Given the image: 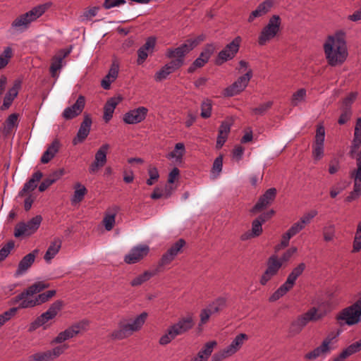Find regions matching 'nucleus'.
I'll return each mask as SVG.
<instances>
[{
    "label": "nucleus",
    "mask_w": 361,
    "mask_h": 361,
    "mask_svg": "<svg viewBox=\"0 0 361 361\" xmlns=\"http://www.w3.org/2000/svg\"><path fill=\"white\" fill-rule=\"evenodd\" d=\"M49 286V285L48 283H45L43 281H37L29 286L20 294L12 298L11 300V304H18V307L23 309L32 308L42 305L47 302L56 295V292L55 290H47L39 294L35 298H32V296L35 294L40 293Z\"/></svg>",
    "instance_id": "f257e3e1"
},
{
    "label": "nucleus",
    "mask_w": 361,
    "mask_h": 361,
    "mask_svg": "<svg viewBox=\"0 0 361 361\" xmlns=\"http://www.w3.org/2000/svg\"><path fill=\"white\" fill-rule=\"evenodd\" d=\"M361 145V118L356 121L353 140L351 143L350 157L356 160L357 168L350 173V178L353 180V190L346 197L345 201L351 202L361 196V150L356 153Z\"/></svg>",
    "instance_id": "f03ea898"
},
{
    "label": "nucleus",
    "mask_w": 361,
    "mask_h": 361,
    "mask_svg": "<svg viewBox=\"0 0 361 361\" xmlns=\"http://www.w3.org/2000/svg\"><path fill=\"white\" fill-rule=\"evenodd\" d=\"M324 51L326 61L331 66L343 63L348 55L346 33L338 30L333 35H329L324 44Z\"/></svg>",
    "instance_id": "7ed1b4c3"
},
{
    "label": "nucleus",
    "mask_w": 361,
    "mask_h": 361,
    "mask_svg": "<svg viewBox=\"0 0 361 361\" xmlns=\"http://www.w3.org/2000/svg\"><path fill=\"white\" fill-rule=\"evenodd\" d=\"M147 317L148 314L146 312H142L133 318L122 317L117 323V328L109 334V338L112 341H122L130 337L142 329Z\"/></svg>",
    "instance_id": "20e7f679"
},
{
    "label": "nucleus",
    "mask_w": 361,
    "mask_h": 361,
    "mask_svg": "<svg viewBox=\"0 0 361 361\" xmlns=\"http://www.w3.org/2000/svg\"><path fill=\"white\" fill-rule=\"evenodd\" d=\"M195 324L194 317L191 314L179 318L176 323L168 327L165 334L160 337L159 343L161 345L170 343L177 336L183 335L190 331Z\"/></svg>",
    "instance_id": "39448f33"
},
{
    "label": "nucleus",
    "mask_w": 361,
    "mask_h": 361,
    "mask_svg": "<svg viewBox=\"0 0 361 361\" xmlns=\"http://www.w3.org/2000/svg\"><path fill=\"white\" fill-rule=\"evenodd\" d=\"M50 4H40L33 7L30 11L23 13L11 23L10 31L12 33H22L27 30L30 24L41 17L49 8Z\"/></svg>",
    "instance_id": "423d86ee"
},
{
    "label": "nucleus",
    "mask_w": 361,
    "mask_h": 361,
    "mask_svg": "<svg viewBox=\"0 0 361 361\" xmlns=\"http://www.w3.org/2000/svg\"><path fill=\"white\" fill-rule=\"evenodd\" d=\"M248 339L249 337L246 334H238L228 345L215 353L212 355L211 361H222L232 357L241 349Z\"/></svg>",
    "instance_id": "0eeeda50"
},
{
    "label": "nucleus",
    "mask_w": 361,
    "mask_h": 361,
    "mask_svg": "<svg viewBox=\"0 0 361 361\" xmlns=\"http://www.w3.org/2000/svg\"><path fill=\"white\" fill-rule=\"evenodd\" d=\"M306 268L305 263H300L288 274L286 281L269 297V302H275L285 295L294 286L297 279Z\"/></svg>",
    "instance_id": "6e6552de"
},
{
    "label": "nucleus",
    "mask_w": 361,
    "mask_h": 361,
    "mask_svg": "<svg viewBox=\"0 0 361 361\" xmlns=\"http://www.w3.org/2000/svg\"><path fill=\"white\" fill-rule=\"evenodd\" d=\"M341 324L353 326L361 321V299L357 300L350 306L342 310L336 317Z\"/></svg>",
    "instance_id": "1a4fd4ad"
},
{
    "label": "nucleus",
    "mask_w": 361,
    "mask_h": 361,
    "mask_svg": "<svg viewBox=\"0 0 361 361\" xmlns=\"http://www.w3.org/2000/svg\"><path fill=\"white\" fill-rule=\"evenodd\" d=\"M281 24V18L278 15L272 16L267 25L262 30L258 37L259 45H265L271 39H274L280 31Z\"/></svg>",
    "instance_id": "9d476101"
},
{
    "label": "nucleus",
    "mask_w": 361,
    "mask_h": 361,
    "mask_svg": "<svg viewBox=\"0 0 361 361\" xmlns=\"http://www.w3.org/2000/svg\"><path fill=\"white\" fill-rule=\"evenodd\" d=\"M63 302L61 300H56L53 302L45 312L37 317L30 324L28 331L30 332L34 331L46 324L49 321L54 319L61 310Z\"/></svg>",
    "instance_id": "9b49d317"
},
{
    "label": "nucleus",
    "mask_w": 361,
    "mask_h": 361,
    "mask_svg": "<svg viewBox=\"0 0 361 361\" xmlns=\"http://www.w3.org/2000/svg\"><path fill=\"white\" fill-rule=\"evenodd\" d=\"M42 221V216L40 215H37L27 223L20 222L15 227L14 236L16 238H19L22 235H30L33 234L39 228Z\"/></svg>",
    "instance_id": "f8f14e48"
},
{
    "label": "nucleus",
    "mask_w": 361,
    "mask_h": 361,
    "mask_svg": "<svg viewBox=\"0 0 361 361\" xmlns=\"http://www.w3.org/2000/svg\"><path fill=\"white\" fill-rule=\"evenodd\" d=\"M186 242L184 239L180 238L173 243L165 253H164L159 261L158 267H163L170 264L176 257L183 252Z\"/></svg>",
    "instance_id": "ddd939ff"
},
{
    "label": "nucleus",
    "mask_w": 361,
    "mask_h": 361,
    "mask_svg": "<svg viewBox=\"0 0 361 361\" xmlns=\"http://www.w3.org/2000/svg\"><path fill=\"white\" fill-rule=\"evenodd\" d=\"M252 77V71L249 69L243 75L240 76L232 85L224 90L225 97H233L243 92L247 86Z\"/></svg>",
    "instance_id": "4468645a"
},
{
    "label": "nucleus",
    "mask_w": 361,
    "mask_h": 361,
    "mask_svg": "<svg viewBox=\"0 0 361 361\" xmlns=\"http://www.w3.org/2000/svg\"><path fill=\"white\" fill-rule=\"evenodd\" d=\"M241 37L238 36L229 44H228L224 49L218 54L216 59V63L221 65L223 63L234 58L238 53L241 43Z\"/></svg>",
    "instance_id": "2eb2a0df"
},
{
    "label": "nucleus",
    "mask_w": 361,
    "mask_h": 361,
    "mask_svg": "<svg viewBox=\"0 0 361 361\" xmlns=\"http://www.w3.org/2000/svg\"><path fill=\"white\" fill-rule=\"evenodd\" d=\"M334 337L328 336L322 342L321 345L313 349L312 351L306 353L304 358L307 360H314L318 357H325L330 354L333 350L331 343Z\"/></svg>",
    "instance_id": "dca6fc26"
},
{
    "label": "nucleus",
    "mask_w": 361,
    "mask_h": 361,
    "mask_svg": "<svg viewBox=\"0 0 361 361\" xmlns=\"http://www.w3.org/2000/svg\"><path fill=\"white\" fill-rule=\"evenodd\" d=\"M149 251L150 248L147 245L140 244L134 246L125 255L123 260L128 264L138 263L148 255Z\"/></svg>",
    "instance_id": "f3484780"
},
{
    "label": "nucleus",
    "mask_w": 361,
    "mask_h": 361,
    "mask_svg": "<svg viewBox=\"0 0 361 361\" xmlns=\"http://www.w3.org/2000/svg\"><path fill=\"white\" fill-rule=\"evenodd\" d=\"M215 47L213 44H207L203 48L200 56L193 61L188 68V73H192L197 68L203 67L209 60L214 52Z\"/></svg>",
    "instance_id": "a211bd4d"
},
{
    "label": "nucleus",
    "mask_w": 361,
    "mask_h": 361,
    "mask_svg": "<svg viewBox=\"0 0 361 361\" xmlns=\"http://www.w3.org/2000/svg\"><path fill=\"white\" fill-rule=\"evenodd\" d=\"M191 51L187 42H185L176 48L167 49L165 56L168 59H173V61L179 62L182 66L184 64L185 56Z\"/></svg>",
    "instance_id": "6ab92c4d"
},
{
    "label": "nucleus",
    "mask_w": 361,
    "mask_h": 361,
    "mask_svg": "<svg viewBox=\"0 0 361 361\" xmlns=\"http://www.w3.org/2000/svg\"><path fill=\"white\" fill-rule=\"evenodd\" d=\"M276 195V189L271 188L266 190V192L259 198L257 202L252 208L250 212L253 214L261 212L270 205L274 200Z\"/></svg>",
    "instance_id": "aec40b11"
},
{
    "label": "nucleus",
    "mask_w": 361,
    "mask_h": 361,
    "mask_svg": "<svg viewBox=\"0 0 361 361\" xmlns=\"http://www.w3.org/2000/svg\"><path fill=\"white\" fill-rule=\"evenodd\" d=\"M148 109L144 106L130 110L123 115V120L127 124H137L144 121Z\"/></svg>",
    "instance_id": "412c9836"
},
{
    "label": "nucleus",
    "mask_w": 361,
    "mask_h": 361,
    "mask_svg": "<svg viewBox=\"0 0 361 361\" xmlns=\"http://www.w3.org/2000/svg\"><path fill=\"white\" fill-rule=\"evenodd\" d=\"M109 149V144L102 145L97 151L94 157V161L91 164L89 168L90 173H94L99 168L103 167L106 163V154Z\"/></svg>",
    "instance_id": "4be33fe9"
},
{
    "label": "nucleus",
    "mask_w": 361,
    "mask_h": 361,
    "mask_svg": "<svg viewBox=\"0 0 361 361\" xmlns=\"http://www.w3.org/2000/svg\"><path fill=\"white\" fill-rule=\"evenodd\" d=\"M85 105V98L82 95H80L75 104H73L72 106L66 107L63 114L62 116L66 120H71L78 115H80L82 111H83Z\"/></svg>",
    "instance_id": "5701e85b"
},
{
    "label": "nucleus",
    "mask_w": 361,
    "mask_h": 361,
    "mask_svg": "<svg viewBox=\"0 0 361 361\" xmlns=\"http://www.w3.org/2000/svg\"><path fill=\"white\" fill-rule=\"evenodd\" d=\"M92 118L90 115H85L84 119L81 123L76 136L73 139V145L83 142L90 134L92 126Z\"/></svg>",
    "instance_id": "b1692460"
},
{
    "label": "nucleus",
    "mask_w": 361,
    "mask_h": 361,
    "mask_svg": "<svg viewBox=\"0 0 361 361\" xmlns=\"http://www.w3.org/2000/svg\"><path fill=\"white\" fill-rule=\"evenodd\" d=\"M217 345L218 343L215 340L205 343L197 353V355L193 357L191 361H207Z\"/></svg>",
    "instance_id": "393cba45"
},
{
    "label": "nucleus",
    "mask_w": 361,
    "mask_h": 361,
    "mask_svg": "<svg viewBox=\"0 0 361 361\" xmlns=\"http://www.w3.org/2000/svg\"><path fill=\"white\" fill-rule=\"evenodd\" d=\"M326 314L327 312L326 310H322L318 307H312L304 314H300V317L307 326V324L310 322H314L322 319Z\"/></svg>",
    "instance_id": "a878e982"
},
{
    "label": "nucleus",
    "mask_w": 361,
    "mask_h": 361,
    "mask_svg": "<svg viewBox=\"0 0 361 361\" xmlns=\"http://www.w3.org/2000/svg\"><path fill=\"white\" fill-rule=\"evenodd\" d=\"M71 53V49H61L51 59L50 66L51 75L54 78L56 76L58 71L62 68L63 60Z\"/></svg>",
    "instance_id": "bb28decb"
},
{
    "label": "nucleus",
    "mask_w": 361,
    "mask_h": 361,
    "mask_svg": "<svg viewBox=\"0 0 361 361\" xmlns=\"http://www.w3.org/2000/svg\"><path fill=\"white\" fill-rule=\"evenodd\" d=\"M156 44V38L148 37L145 43L137 50V63L142 64L147 58L148 52H152Z\"/></svg>",
    "instance_id": "cd10ccee"
},
{
    "label": "nucleus",
    "mask_w": 361,
    "mask_h": 361,
    "mask_svg": "<svg viewBox=\"0 0 361 361\" xmlns=\"http://www.w3.org/2000/svg\"><path fill=\"white\" fill-rule=\"evenodd\" d=\"M38 251L37 250H35L32 252H30L23 257V259L20 261L18 268L16 271V276L23 275L25 272L27 271V270L34 263L36 257V253Z\"/></svg>",
    "instance_id": "c85d7f7f"
},
{
    "label": "nucleus",
    "mask_w": 361,
    "mask_h": 361,
    "mask_svg": "<svg viewBox=\"0 0 361 361\" xmlns=\"http://www.w3.org/2000/svg\"><path fill=\"white\" fill-rule=\"evenodd\" d=\"M42 176L43 173L39 171L34 173L30 180L24 184L21 190L18 192V196L23 197L27 192L33 191L37 188V183L40 180Z\"/></svg>",
    "instance_id": "c756f323"
},
{
    "label": "nucleus",
    "mask_w": 361,
    "mask_h": 361,
    "mask_svg": "<svg viewBox=\"0 0 361 361\" xmlns=\"http://www.w3.org/2000/svg\"><path fill=\"white\" fill-rule=\"evenodd\" d=\"M20 81H16L13 86L9 89V90L4 97V103L1 107L2 110L7 109L10 107L13 101L18 95V91L20 88Z\"/></svg>",
    "instance_id": "7c9ffc66"
},
{
    "label": "nucleus",
    "mask_w": 361,
    "mask_h": 361,
    "mask_svg": "<svg viewBox=\"0 0 361 361\" xmlns=\"http://www.w3.org/2000/svg\"><path fill=\"white\" fill-rule=\"evenodd\" d=\"M273 6V1L271 0H265L261 3L257 8L253 11L249 18L248 21L252 22L255 18L261 17L268 13Z\"/></svg>",
    "instance_id": "2f4dec72"
},
{
    "label": "nucleus",
    "mask_w": 361,
    "mask_h": 361,
    "mask_svg": "<svg viewBox=\"0 0 361 361\" xmlns=\"http://www.w3.org/2000/svg\"><path fill=\"white\" fill-rule=\"evenodd\" d=\"M118 65L114 63L108 74L102 79L101 85L104 90H109L111 84L117 78L118 75Z\"/></svg>",
    "instance_id": "473e14b6"
},
{
    "label": "nucleus",
    "mask_w": 361,
    "mask_h": 361,
    "mask_svg": "<svg viewBox=\"0 0 361 361\" xmlns=\"http://www.w3.org/2000/svg\"><path fill=\"white\" fill-rule=\"evenodd\" d=\"M160 271L159 268L155 269L153 271L147 270L145 271L142 274L138 275L135 279H133L130 284L133 287L140 286L143 284L145 282L149 281L152 277L157 275Z\"/></svg>",
    "instance_id": "72a5a7b5"
},
{
    "label": "nucleus",
    "mask_w": 361,
    "mask_h": 361,
    "mask_svg": "<svg viewBox=\"0 0 361 361\" xmlns=\"http://www.w3.org/2000/svg\"><path fill=\"white\" fill-rule=\"evenodd\" d=\"M77 336V331L74 330L73 326H70L64 331L60 332L51 341V344L62 343Z\"/></svg>",
    "instance_id": "f704fd0d"
},
{
    "label": "nucleus",
    "mask_w": 361,
    "mask_h": 361,
    "mask_svg": "<svg viewBox=\"0 0 361 361\" xmlns=\"http://www.w3.org/2000/svg\"><path fill=\"white\" fill-rule=\"evenodd\" d=\"M61 244L62 242L60 238H56L54 239L44 257L47 262H50V261L57 255L61 247Z\"/></svg>",
    "instance_id": "c9c22d12"
},
{
    "label": "nucleus",
    "mask_w": 361,
    "mask_h": 361,
    "mask_svg": "<svg viewBox=\"0 0 361 361\" xmlns=\"http://www.w3.org/2000/svg\"><path fill=\"white\" fill-rule=\"evenodd\" d=\"M185 153V145L183 142H178L175 145L174 149L166 154V157L168 159H174L176 163H180Z\"/></svg>",
    "instance_id": "e433bc0d"
},
{
    "label": "nucleus",
    "mask_w": 361,
    "mask_h": 361,
    "mask_svg": "<svg viewBox=\"0 0 361 361\" xmlns=\"http://www.w3.org/2000/svg\"><path fill=\"white\" fill-rule=\"evenodd\" d=\"M262 224L255 219L252 222V229L245 233H243L240 239L242 240H247L248 239L258 237L262 233Z\"/></svg>",
    "instance_id": "4c0bfd02"
},
{
    "label": "nucleus",
    "mask_w": 361,
    "mask_h": 361,
    "mask_svg": "<svg viewBox=\"0 0 361 361\" xmlns=\"http://www.w3.org/2000/svg\"><path fill=\"white\" fill-rule=\"evenodd\" d=\"M118 211V208L117 207H114L111 210L106 211L105 213L102 221L106 231H109L113 229L115 225L116 216Z\"/></svg>",
    "instance_id": "58836bf2"
},
{
    "label": "nucleus",
    "mask_w": 361,
    "mask_h": 361,
    "mask_svg": "<svg viewBox=\"0 0 361 361\" xmlns=\"http://www.w3.org/2000/svg\"><path fill=\"white\" fill-rule=\"evenodd\" d=\"M118 104V100L114 97L110 98L105 104L103 118L106 123H108L112 118L113 114Z\"/></svg>",
    "instance_id": "ea45409f"
},
{
    "label": "nucleus",
    "mask_w": 361,
    "mask_h": 361,
    "mask_svg": "<svg viewBox=\"0 0 361 361\" xmlns=\"http://www.w3.org/2000/svg\"><path fill=\"white\" fill-rule=\"evenodd\" d=\"M361 350V338L350 344L347 348L343 349L340 354L338 355V357L345 361L346 358L351 356L352 355L358 353Z\"/></svg>",
    "instance_id": "a19ab883"
},
{
    "label": "nucleus",
    "mask_w": 361,
    "mask_h": 361,
    "mask_svg": "<svg viewBox=\"0 0 361 361\" xmlns=\"http://www.w3.org/2000/svg\"><path fill=\"white\" fill-rule=\"evenodd\" d=\"M336 226L331 223L326 224L322 228L323 240L326 243L333 242L336 238Z\"/></svg>",
    "instance_id": "79ce46f5"
},
{
    "label": "nucleus",
    "mask_w": 361,
    "mask_h": 361,
    "mask_svg": "<svg viewBox=\"0 0 361 361\" xmlns=\"http://www.w3.org/2000/svg\"><path fill=\"white\" fill-rule=\"evenodd\" d=\"M282 262L279 260V257L276 255H273L269 257L267 260V268L269 271L276 275L279 269L282 267Z\"/></svg>",
    "instance_id": "37998d69"
},
{
    "label": "nucleus",
    "mask_w": 361,
    "mask_h": 361,
    "mask_svg": "<svg viewBox=\"0 0 361 361\" xmlns=\"http://www.w3.org/2000/svg\"><path fill=\"white\" fill-rule=\"evenodd\" d=\"M87 192V189L84 185L80 183H76L75 185L74 194L71 198L72 204L80 202L83 200Z\"/></svg>",
    "instance_id": "c03bdc74"
},
{
    "label": "nucleus",
    "mask_w": 361,
    "mask_h": 361,
    "mask_svg": "<svg viewBox=\"0 0 361 361\" xmlns=\"http://www.w3.org/2000/svg\"><path fill=\"white\" fill-rule=\"evenodd\" d=\"M305 326L306 325L304 323L303 320L300 316H298L295 320H293L291 322L288 332L290 336H293L300 334Z\"/></svg>",
    "instance_id": "a18cd8bd"
},
{
    "label": "nucleus",
    "mask_w": 361,
    "mask_h": 361,
    "mask_svg": "<svg viewBox=\"0 0 361 361\" xmlns=\"http://www.w3.org/2000/svg\"><path fill=\"white\" fill-rule=\"evenodd\" d=\"M307 96L306 90L304 88H300L295 92H294L292 95L290 104L293 106H297L300 103L305 101Z\"/></svg>",
    "instance_id": "49530a36"
},
{
    "label": "nucleus",
    "mask_w": 361,
    "mask_h": 361,
    "mask_svg": "<svg viewBox=\"0 0 361 361\" xmlns=\"http://www.w3.org/2000/svg\"><path fill=\"white\" fill-rule=\"evenodd\" d=\"M13 57V49L10 47L4 48V51L0 54V70L4 68Z\"/></svg>",
    "instance_id": "de8ad7c7"
},
{
    "label": "nucleus",
    "mask_w": 361,
    "mask_h": 361,
    "mask_svg": "<svg viewBox=\"0 0 361 361\" xmlns=\"http://www.w3.org/2000/svg\"><path fill=\"white\" fill-rule=\"evenodd\" d=\"M273 102L269 101L265 103L261 104L257 107L252 108L251 111L253 115L263 116L271 108Z\"/></svg>",
    "instance_id": "09e8293b"
},
{
    "label": "nucleus",
    "mask_w": 361,
    "mask_h": 361,
    "mask_svg": "<svg viewBox=\"0 0 361 361\" xmlns=\"http://www.w3.org/2000/svg\"><path fill=\"white\" fill-rule=\"evenodd\" d=\"M226 306V300L223 298H219L210 304L207 309L212 312V314L217 313L221 310Z\"/></svg>",
    "instance_id": "8fccbe9b"
},
{
    "label": "nucleus",
    "mask_w": 361,
    "mask_h": 361,
    "mask_svg": "<svg viewBox=\"0 0 361 361\" xmlns=\"http://www.w3.org/2000/svg\"><path fill=\"white\" fill-rule=\"evenodd\" d=\"M212 104L209 99L204 100L201 104V116L203 118H208L212 115Z\"/></svg>",
    "instance_id": "3c124183"
},
{
    "label": "nucleus",
    "mask_w": 361,
    "mask_h": 361,
    "mask_svg": "<svg viewBox=\"0 0 361 361\" xmlns=\"http://www.w3.org/2000/svg\"><path fill=\"white\" fill-rule=\"evenodd\" d=\"M68 348L67 345H59L54 348L51 350H47V354H49V357L50 360H53L56 357H59L62 355L65 350Z\"/></svg>",
    "instance_id": "603ef678"
},
{
    "label": "nucleus",
    "mask_w": 361,
    "mask_h": 361,
    "mask_svg": "<svg viewBox=\"0 0 361 361\" xmlns=\"http://www.w3.org/2000/svg\"><path fill=\"white\" fill-rule=\"evenodd\" d=\"M20 308L18 307L10 308L8 310L0 314V326L1 327L6 322L9 321Z\"/></svg>",
    "instance_id": "864d4df0"
},
{
    "label": "nucleus",
    "mask_w": 361,
    "mask_h": 361,
    "mask_svg": "<svg viewBox=\"0 0 361 361\" xmlns=\"http://www.w3.org/2000/svg\"><path fill=\"white\" fill-rule=\"evenodd\" d=\"M149 178L147 180L146 183L148 185H152L157 182L159 178V173L157 169L154 166H150L148 169Z\"/></svg>",
    "instance_id": "5fc2aeb1"
},
{
    "label": "nucleus",
    "mask_w": 361,
    "mask_h": 361,
    "mask_svg": "<svg viewBox=\"0 0 361 361\" xmlns=\"http://www.w3.org/2000/svg\"><path fill=\"white\" fill-rule=\"evenodd\" d=\"M99 10V7L98 6H94L92 8H90L87 10H85L82 15L80 16V20L85 21V20H90L93 17L96 16L97 14L98 11Z\"/></svg>",
    "instance_id": "6e6d98bb"
},
{
    "label": "nucleus",
    "mask_w": 361,
    "mask_h": 361,
    "mask_svg": "<svg viewBox=\"0 0 361 361\" xmlns=\"http://www.w3.org/2000/svg\"><path fill=\"white\" fill-rule=\"evenodd\" d=\"M14 242L11 240L4 245L0 250V262L4 260L14 247Z\"/></svg>",
    "instance_id": "4d7b16f0"
},
{
    "label": "nucleus",
    "mask_w": 361,
    "mask_h": 361,
    "mask_svg": "<svg viewBox=\"0 0 361 361\" xmlns=\"http://www.w3.org/2000/svg\"><path fill=\"white\" fill-rule=\"evenodd\" d=\"M223 166V157L221 155L216 157L213 163L212 173L214 174V177L216 178L219 175L222 170Z\"/></svg>",
    "instance_id": "13d9d810"
},
{
    "label": "nucleus",
    "mask_w": 361,
    "mask_h": 361,
    "mask_svg": "<svg viewBox=\"0 0 361 361\" xmlns=\"http://www.w3.org/2000/svg\"><path fill=\"white\" fill-rule=\"evenodd\" d=\"M325 137V129L322 125L318 126L316 130V135L314 144L324 145Z\"/></svg>",
    "instance_id": "bf43d9fd"
},
{
    "label": "nucleus",
    "mask_w": 361,
    "mask_h": 361,
    "mask_svg": "<svg viewBox=\"0 0 361 361\" xmlns=\"http://www.w3.org/2000/svg\"><path fill=\"white\" fill-rule=\"evenodd\" d=\"M318 212L315 209L310 210L305 214L300 219V222L305 227L317 215Z\"/></svg>",
    "instance_id": "052dcab7"
},
{
    "label": "nucleus",
    "mask_w": 361,
    "mask_h": 361,
    "mask_svg": "<svg viewBox=\"0 0 361 361\" xmlns=\"http://www.w3.org/2000/svg\"><path fill=\"white\" fill-rule=\"evenodd\" d=\"M324 156V145L313 144L312 145V157L318 161Z\"/></svg>",
    "instance_id": "680f3d73"
},
{
    "label": "nucleus",
    "mask_w": 361,
    "mask_h": 361,
    "mask_svg": "<svg viewBox=\"0 0 361 361\" xmlns=\"http://www.w3.org/2000/svg\"><path fill=\"white\" fill-rule=\"evenodd\" d=\"M205 39H206V36L204 34H201L195 38L188 39L185 42H187V44H188V46L190 47L191 50H192L200 42H203Z\"/></svg>",
    "instance_id": "e2e57ef3"
},
{
    "label": "nucleus",
    "mask_w": 361,
    "mask_h": 361,
    "mask_svg": "<svg viewBox=\"0 0 361 361\" xmlns=\"http://www.w3.org/2000/svg\"><path fill=\"white\" fill-rule=\"evenodd\" d=\"M89 325L90 321L87 319H82L72 324L74 330L77 331V335L80 334L81 330L86 331Z\"/></svg>",
    "instance_id": "0e129e2a"
},
{
    "label": "nucleus",
    "mask_w": 361,
    "mask_h": 361,
    "mask_svg": "<svg viewBox=\"0 0 361 361\" xmlns=\"http://www.w3.org/2000/svg\"><path fill=\"white\" fill-rule=\"evenodd\" d=\"M305 226L298 221L294 223L290 228L286 231L291 237H293L298 233H300Z\"/></svg>",
    "instance_id": "69168bd1"
},
{
    "label": "nucleus",
    "mask_w": 361,
    "mask_h": 361,
    "mask_svg": "<svg viewBox=\"0 0 361 361\" xmlns=\"http://www.w3.org/2000/svg\"><path fill=\"white\" fill-rule=\"evenodd\" d=\"M60 148V142L58 140H54L47 147L46 152L53 157L57 154Z\"/></svg>",
    "instance_id": "338daca9"
},
{
    "label": "nucleus",
    "mask_w": 361,
    "mask_h": 361,
    "mask_svg": "<svg viewBox=\"0 0 361 361\" xmlns=\"http://www.w3.org/2000/svg\"><path fill=\"white\" fill-rule=\"evenodd\" d=\"M163 67L168 73V74L170 75L171 73L175 72L176 70L179 69L181 66L180 65L179 62L171 60L169 63L165 64Z\"/></svg>",
    "instance_id": "774afa93"
}]
</instances>
